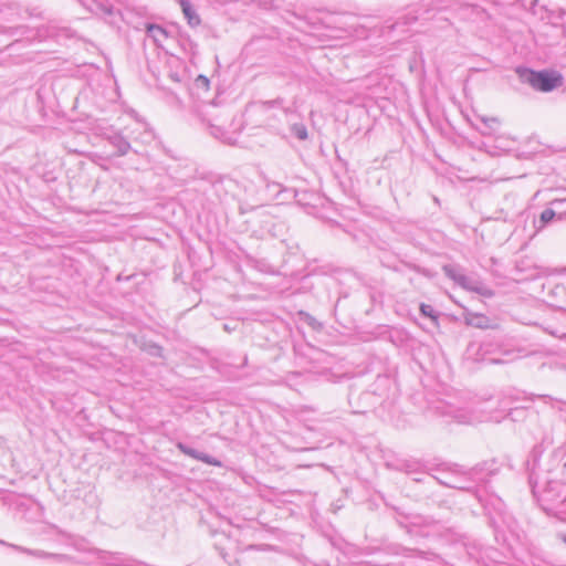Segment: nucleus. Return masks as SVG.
Returning <instances> with one entry per match:
<instances>
[{
    "instance_id": "ddd939ff",
    "label": "nucleus",
    "mask_w": 566,
    "mask_h": 566,
    "mask_svg": "<svg viewBox=\"0 0 566 566\" xmlns=\"http://www.w3.org/2000/svg\"><path fill=\"white\" fill-rule=\"evenodd\" d=\"M457 419L461 423H472L474 421V419H472L471 417H467V416H463V415L458 416Z\"/></svg>"
},
{
    "instance_id": "1a4fd4ad",
    "label": "nucleus",
    "mask_w": 566,
    "mask_h": 566,
    "mask_svg": "<svg viewBox=\"0 0 566 566\" xmlns=\"http://www.w3.org/2000/svg\"><path fill=\"white\" fill-rule=\"evenodd\" d=\"M180 4L186 18L188 19V22L190 24H198L199 17L193 12L190 2L187 0H181Z\"/></svg>"
},
{
    "instance_id": "4468645a",
    "label": "nucleus",
    "mask_w": 566,
    "mask_h": 566,
    "mask_svg": "<svg viewBox=\"0 0 566 566\" xmlns=\"http://www.w3.org/2000/svg\"><path fill=\"white\" fill-rule=\"evenodd\" d=\"M563 202H566V199H554L551 205H558V203H563Z\"/></svg>"
},
{
    "instance_id": "f8f14e48",
    "label": "nucleus",
    "mask_w": 566,
    "mask_h": 566,
    "mask_svg": "<svg viewBox=\"0 0 566 566\" xmlns=\"http://www.w3.org/2000/svg\"><path fill=\"white\" fill-rule=\"evenodd\" d=\"M420 312L422 315L430 317L432 319H437V316L434 315V310L431 305L428 304H421L420 305Z\"/></svg>"
},
{
    "instance_id": "0eeeda50",
    "label": "nucleus",
    "mask_w": 566,
    "mask_h": 566,
    "mask_svg": "<svg viewBox=\"0 0 566 566\" xmlns=\"http://www.w3.org/2000/svg\"><path fill=\"white\" fill-rule=\"evenodd\" d=\"M464 321L468 325H472L478 328H486L489 327V319L482 314H476L472 312H467L464 314Z\"/></svg>"
},
{
    "instance_id": "9b49d317",
    "label": "nucleus",
    "mask_w": 566,
    "mask_h": 566,
    "mask_svg": "<svg viewBox=\"0 0 566 566\" xmlns=\"http://www.w3.org/2000/svg\"><path fill=\"white\" fill-rule=\"evenodd\" d=\"M292 133L301 140H304L307 138V129L303 124L293 125Z\"/></svg>"
},
{
    "instance_id": "f03ea898",
    "label": "nucleus",
    "mask_w": 566,
    "mask_h": 566,
    "mask_svg": "<svg viewBox=\"0 0 566 566\" xmlns=\"http://www.w3.org/2000/svg\"><path fill=\"white\" fill-rule=\"evenodd\" d=\"M524 81L533 88L542 92H551L562 84V77L548 72L527 71Z\"/></svg>"
},
{
    "instance_id": "7ed1b4c3",
    "label": "nucleus",
    "mask_w": 566,
    "mask_h": 566,
    "mask_svg": "<svg viewBox=\"0 0 566 566\" xmlns=\"http://www.w3.org/2000/svg\"><path fill=\"white\" fill-rule=\"evenodd\" d=\"M94 554H96L97 559L106 566H134V562L122 554L98 549H95Z\"/></svg>"
},
{
    "instance_id": "6e6552de",
    "label": "nucleus",
    "mask_w": 566,
    "mask_h": 566,
    "mask_svg": "<svg viewBox=\"0 0 566 566\" xmlns=\"http://www.w3.org/2000/svg\"><path fill=\"white\" fill-rule=\"evenodd\" d=\"M556 217V212L553 209H545L541 216L538 221L535 222V227L537 230L545 228L554 218Z\"/></svg>"
},
{
    "instance_id": "f257e3e1",
    "label": "nucleus",
    "mask_w": 566,
    "mask_h": 566,
    "mask_svg": "<svg viewBox=\"0 0 566 566\" xmlns=\"http://www.w3.org/2000/svg\"><path fill=\"white\" fill-rule=\"evenodd\" d=\"M443 270L448 277L453 280L464 290L474 292L484 297H492L494 295L493 290L485 285L478 277L465 275L460 270L451 265L444 266Z\"/></svg>"
},
{
    "instance_id": "20e7f679",
    "label": "nucleus",
    "mask_w": 566,
    "mask_h": 566,
    "mask_svg": "<svg viewBox=\"0 0 566 566\" xmlns=\"http://www.w3.org/2000/svg\"><path fill=\"white\" fill-rule=\"evenodd\" d=\"M177 448L186 455L192 458V459H196V460H199L203 463H207V464H210V465H214V467H221L222 463L221 461H219L218 459L209 455V454H206L203 452H200L196 449H192L188 446H186L185 443L182 442H178L177 443Z\"/></svg>"
},
{
    "instance_id": "39448f33",
    "label": "nucleus",
    "mask_w": 566,
    "mask_h": 566,
    "mask_svg": "<svg viewBox=\"0 0 566 566\" xmlns=\"http://www.w3.org/2000/svg\"><path fill=\"white\" fill-rule=\"evenodd\" d=\"M146 31H147L148 36L153 39V41L155 42V44L157 46H160V48L164 46V43L168 38V32L166 29H164L163 27H160L158 24L149 23L146 27Z\"/></svg>"
},
{
    "instance_id": "2eb2a0df",
    "label": "nucleus",
    "mask_w": 566,
    "mask_h": 566,
    "mask_svg": "<svg viewBox=\"0 0 566 566\" xmlns=\"http://www.w3.org/2000/svg\"><path fill=\"white\" fill-rule=\"evenodd\" d=\"M36 556H45L44 553H36Z\"/></svg>"
},
{
    "instance_id": "f3484780",
    "label": "nucleus",
    "mask_w": 566,
    "mask_h": 566,
    "mask_svg": "<svg viewBox=\"0 0 566 566\" xmlns=\"http://www.w3.org/2000/svg\"><path fill=\"white\" fill-rule=\"evenodd\" d=\"M558 219H563V213H558Z\"/></svg>"
},
{
    "instance_id": "423d86ee",
    "label": "nucleus",
    "mask_w": 566,
    "mask_h": 566,
    "mask_svg": "<svg viewBox=\"0 0 566 566\" xmlns=\"http://www.w3.org/2000/svg\"><path fill=\"white\" fill-rule=\"evenodd\" d=\"M107 140L117 149L118 156L126 155L130 149V144L120 133H114L109 135Z\"/></svg>"
},
{
    "instance_id": "dca6fc26",
    "label": "nucleus",
    "mask_w": 566,
    "mask_h": 566,
    "mask_svg": "<svg viewBox=\"0 0 566 566\" xmlns=\"http://www.w3.org/2000/svg\"><path fill=\"white\" fill-rule=\"evenodd\" d=\"M160 347H156V354H159Z\"/></svg>"
},
{
    "instance_id": "9d476101",
    "label": "nucleus",
    "mask_w": 566,
    "mask_h": 566,
    "mask_svg": "<svg viewBox=\"0 0 566 566\" xmlns=\"http://www.w3.org/2000/svg\"><path fill=\"white\" fill-rule=\"evenodd\" d=\"M480 119L490 130H494L500 125V119L497 117L481 116Z\"/></svg>"
}]
</instances>
